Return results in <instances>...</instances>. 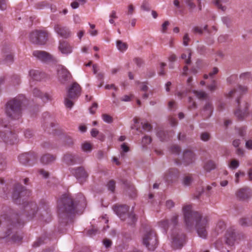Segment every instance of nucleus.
Returning <instances> with one entry per match:
<instances>
[{
  "label": "nucleus",
  "mask_w": 252,
  "mask_h": 252,
  "mask_svg": "<svg viewBox=\"0 0 252 252\" xmlns=\"http://www.w3.org/2000/svg\"><path fill=\"white\" fill-rule=\"evenodd\" d=\"M0 137L5 142L10 145L14 144L18 141L16 134L13 133L9 130H6L5 132H0Z\"/></svg>",
  "instance_id": "obj_11"
},
{
  "label": "nucleus",
  "mask_w": 252,
  "mask_h": 252,
  "mask_svg": "<svg viewBox=\"0 0 252 252\" xmlns=\"http://www.w3.org/2000/svg\"><path fill=\"white\" fill-rule=\"evenodd\" d=\"M7 7L5 0H0V9L4 10L6 9Z\"/></svg>",
  "instance_id": "obj_58"
},
{
  "label": "nucleus",
  "mask_w": 252,
  "mask_h": 252,
  "mask_svg": "<svg viewBox=\"0 0 252 252\" xmlns=\"http://www.w3.org/2000/svg\"><path fill=\"white\" fill-rule=\"evenodd\" d=\"M128 209V206L126 205L115 206L113 208L114 211L122 220H126L127 219V222L132 224L136 221V218L133 213L127 214Z\"/></svg>",
  "instance_id": "obj_5"
},
{
  "label": "nucleus",
  "mask_w": 252,
  "mask_h": 252,
  "mask_svg": "<svg viewBox=\"0 0 252 252\" xmlns=\"http://www.w3.org/2000/svg\"><path fill=\"white\" fill-rule=\"evenodd\" d=\"M35 156L32 153H24L21 154L18 157L19 162L24 165H31L32 164L30 163V161L35 159Z\"/></svg>",
  "instance_id": "obj_19"
},
{
  "label": "nucleus",
  "mask_w": 252,
  "mask_h": 252,
  "mask_svg": "<svg viewBox=\"0 0 252 252\" xmlns=\"http://www.w3.org/2000/svg\"><path fill=\"white\" fill-rule=\"evenodd\" d=\"M157 136L161 141L166 139L168 137V133L162 129H158L157 131Z\"/></svg>",
  "instance_id": "obj_37"
},
{
  "label": "nucleus",
  "mask_w": 252,
  "mask_h": 252,
  "mask_svg": "<svg viewBox=\"0 0 252 252\" xmlns=\"http://www.w3.org/2000/svg\"><path fill=\"white\" fill-rule=\"evenodd\" d=\"M193 181L192 177L190 175H186L183 177L182 179V184L184 186H190Z\"/></svg>",
  "instance_id": "obj_35"
},
{
  "label": "nucleus",
  "mask_w": 252,
  "mask_h": 252,
  "mask_svg": "<svg viewBox=\"0 0 252 252\" xmlns=\"http://www.w3.org/2000/svg\"><path fill=\"white\" fill-rule=\"evenodd\" d=\"M171 150L173 153L178 155L180 152V148L178 146H174L172 147Z\"/></svg>",
  "instance_id": "obj_60"
},
{
  "label": "nucleus",
  "mask_w": 252,
  "mask_h": 252,
  "mask_svg": "<svg viewBox=\"0 0 252 252\" xmlns=\"http://www.w3.org/2000/svg\"><path fill=\"white\" fill-rule=\"evenodd\" d=\"M237 102L239 105V99H237ZM250 107V104L247 102H244L242 105L239 106L238 108L237 109L235 112V116L238 119H243L246 116H247L248 114V110Z\"/></svg>",
  "instance_id": "obj_12"
},
{
  "label": "nucleus",
  "mask_w": 252,
  "mask_h": 252,
  "mask_svg": "<svg viewBox=\"0 0 252 252\" xmlns=\"http://www.w3.org/2000/svg\"><path fill=\"white\" fill-rule=\"evenodd\" d=\"M182 212L186 226L188 229L194 226L198 236L206 238L208 228V220L207 217L202 216L198 212L192 210L191 205H185L182 208Z\"/></svg>",
  "instance_id": "obj_1"
},
{
  "label": "nucleus",
  "mask_w": 252,
  "mask_h": 252,
  "mask_svg": "<svg viewBox=\"0 0 252 252\" xmlns=\"http://www.w3.org/2000/svg\"><path fill=\"white\" fill-rule=\"evenodd\" d=\"M86 200L84 195L79 194L75 199L69 197L68 195L64 194L58 201V208L60 215L63 214L66 217L69 215L78 213L79 208H84L86 206Z\"/></svg>",
  "instance_id": "obj_2"
},
{
  "label": "nucleus",
  "mask_w": 252,
  "mask_h": 252,
  "mask_svg": "<svg viewBox=\"0 0 252 252\" xmlns=\"http://www.w3.org/2000/svg\"><path fill=\"white\" fill-rule=\"evenodd\" d=\"M185 2L190 9H192L195 7V5L192 0H185Z\"/></svg>",
  "instance_id": "obj_53"
},
{
  "label": "nucleus",
  "mask_w": 252,
  "mask_h": 252,
  "mask_svg": "<svg viewBox=\"0 0 252 252\" xmlns=\"http://www.w3.org/2000/svg\"><path fill=\"white\" fill-rule=\"evenodd\" d=\"M240 163L238 160L234 159L230 161L228 164V167L231 170H235L239 166Z\"/></svg>",
  "instance_id": "obj_39"
},
{
  "label": "nucleus",
  "mask_w": 252,
  "mask_h": 252,
  "mask_svg": "<svg viewBox=\"0 0 252 252\" xmlns=\"http://www.w3.org/2000/svg\"><path fill=\"white\" fill-rule=\"evenodd\" d=\"M178 216L177 215H174L170 222L168 220H163L159 222V226L164 229V232L169 226H173L174 227L178 223Z\"/></svg>",
  "instance_id": "obj_20"
},
{
  "label": "nucleus",
  "mask_w": 252,
  "mask_h": 252,
  "mask_svg": "<svg viewBox=\"0 0 252 252\" xmlns=\"http://www.w3.org/2000/svg\"><path fill=\"white\" fill-rule=\"evenodd\" d=\"M248 180L250 181H252V168H249L247 171Z\"/></svg>",
  "instance_id": "obj_64"
},
{
  "label": "nucleus",
  "mask_w": 252,
  "mask_h": 252,
  "mask_svg": "<svg viewBox=\"0 0 252 252\" xmlns=\"http://www.w3.org/2000/svg\"><path fill=\"white\" fill-rule=\"evenodd\" d=\"M24 210L31 218L34 217L38 211V208L34 202H24Z\"/></svg>",
  "instance_id": "obj_16"
},
{
  "label": "nucleus",
  "mask_w": 252,
  "mask_h": 252,
  "mask_svg": "<svg viewBox=\"0 0 252 252\" xmlns=\"http://www.w3.org/2000/svg\"><path fill=\"white\" fill-rule=\"evenodd\" d=\"M59 81L62 83H64L68 80L71 76L70 73L63 65H59L57 68Z\"/></svg>",
  "instance_id": "obj_13"
},
{
  "label": "nucleus",
  "mask_w": 252,
  "mask_h": 252,
  "mask_svg": "<svg viewBox=\"0 0 252 252\" xmlns=\"http://www.w3.org/2000/svg\"><path fill=\"white\" fill-rule=\"evenodd\" d=\"M38 32L39 31H35L31 33L30 39L32 43L36 44L37 42H38Z\"/></svg>",
  "instance_id": "obj_38"
},
{
  "label": "nucleus",
  "mask_w": 252,
  "mask_h": 252,
  "mask_svg": "<svg viewBox=\"0 0 252 252\" xmlns=\"http://www.w3.org/2000/svg\"><path fill=\"white\" fill-rule=\"evenodd\" d=\"M54 29L56 33L63 38H67L71 35L70 32L66 27L57 25L55 26Z\"/></svg>",
  "instance_id": "obj_23"
},
{
  "label": "nucleus",
  "mask_w": 252,
  "mask_h": 252,
  "mask_svg": "<svg viewBox=\"0 0 252 252\" xmlns=\"http://www.w3.org/2000/svg\"><path fill=\"white\" fill-rule=\"evenodd\" d=\"M102 118L104 122L107 123H111L112 122V118L109 115L103 114Z\"/></svg>",
  "instance_id": "obj_46"
},
{
  "label": "nucleus",
  "mask_w": 252,
  "mask_h": 252,
  "mask_svg": "<svg viewBox=\"0 0 252 252\" xmlns=\"http://www.w3.org/2000/svg\"><path fill=\"white\" fill-rule=\"evenodd\" d=\"M157 136L161 141L166 139L168 137V133L162 129H158L157 131Z\"/></svg>",
  "instance_id": "obj_36"
},
{
  "label": "nucleus",
  "mask_w": 252,
  "mask_h": 252,
  "mask_svg": "<svg viewBox=\"0 0 252 252\" xmlns=\"http://www.w3.org/2000/svg\"><path fill=\"white\" fill-rule=\"evenodd\" d=\"M141 125H142V128L144 130L146 131H150L151 129V125L148 123H141Z\"/></svg>",
  "instance_id": "obj_54"
},
{
  "label": "nucleus",
  "mask_w": 252,
  "mask_h": 252,
  "mask_svg": "<svg viewBox=\"0 0 252 252\" xmlns=\"http://www.w3.org/2000/svg\"><path fill=\"white\" fill-rule=\"evenodd\" d=\"M195 156L192 152L187 150L184 152L182 161L186 165H189L195 161Z\"/></svg>",
  "instance_id": "obj_25"
},
{
  "label": "nucleus",
  "mask_w": 252,
  "mask_h": 252,
  "mask_svg": "<svg viewBox=\"0 0 252 252\" xmlns=\"http://www.w3.org/2000/svg\"><path fill=\"white\" fill-rule=\"evenodd\" d=\"M142 243L148 250L154 251L158 245L156 233L152 229L147 230L142 236Z\"/></svg>",
  "instance_id": "obj_6"
},
{
  "label": "nucleus",
  "mask_w": 252,
  "mask_h": 252,
  "mask_svg": "<svg viewBox=\"0 0 252 252\" xmlns=\"http://www.w3.org/2000/svg\"><path fill=\"white\" fill-rule=\"evenodd\" d=\"M82 150L85 152H90L92 151V145L89 142H85L82 144Z\"/></svg>",
  "instance_id": "obj_41"
},
{
  "label": "nucleus",
  "mask_w": 252,
  "mask_h": 252,
  "mask_svg": "<svg viewBox=\"0 0 252 252\" xmlns=\"http://www.w3.org/2000/svg\"><path fill=\"white\" fill-rule=\"evenodd\" d=\"M192 92L194 95L199 99L204 100L208 98V94L204 91L192 90Z\"/></svg>",
  "instance_id": "obj_33"
},
{
  "label": "nucleus",
  "mask_w": 252,
  "mask_h": 252,
  "mask_svg": "<svg viewBox=\"0 0 252 252\" xmlns=\"http://www.w3.org/2000/svg\"><path fill=\"white\" fill-rule=\"evenodd\" d=\"M179 175V173L177 169H170L165 174V181L168 183H172L178 178Z\"/></svg>",
  "instance_id": "obj_21"
},
{
  "label": "nucleus",
  "mask_w": 252,
  "mask_h": 252,
  "mask_svg": "<svg viewBox=\"0 0 252 252\" xmlns=\"http://www.w3.org/2000/svg\"><path fill=\"white\" fill-rule=\"evenodd\" d=\"M33 135L32 131L30 129H27L24 131V136L26 138H30Z\"/></svg>",
  "instance_id": "obj_55"
},
{
  "label": "nucleus",
  "mask_w": 252,
  "mask_h": 252,
  "mask_svg": "<svg viewBox=\"0 0 252 252\" xmlns=\"http://www.w3.org/2000/svg\"><path fill=\"white\" fill-rule=\"evenodd\" d=\"M55 159V156L50 154H46L41 158L40 160L43 164H47L53 162Z\"/></svg>",
  "instance_id": "obj_29"
},
{
  "label": "nucleus",
  "mask_w": 252,
  "mask_h": 252,
  "mask_svg": "<svg viewBox=\"0 0 252 252\" xmlns=\"http://www.w3.org/2000/svg\"><path fill=\"white\" fill-rule=\"evenodd\" d=\"M219 71V69L216 67H214L213 68L212 70L209 72V74H205L204 75V79H207L209 76H210L211 78L213 77V76L215 74H216Z\"/></svg>",
  "instance_id": "obj_43"
},
{
  "label": "nucleus",
  "mask_w": 252,
  "mask_h": 252,
  "mask_svg": "<svg viewBox=\"0 0 252 252\" xmlns=\"http://www.w3.org/2000/svg\"><path fill=\"white\" fill-rule=\"evenodd\" d=\"M169 25V22L168 21H165L161 26V32L162 33L166 32Z\"/></svg>",
  "instance_id": "obj_49"
},
{
  "label": "nucleus",
  "mask_w": 252,
  "mask_h": 252,
  "mask_svg": "<svg viewBox=\"0 0 252 252\" xmlns=\"http://www.w3.org/2000/svg\"><path fill=\"white\" fill-rule=\"evenodd\" d=\"M213 3L222 11H224L226 9V7L225 6H222L220 4V0H214Z\"/></svg>",
  "instance_id": "obj_47"
},
{
  "label": "nucleus",
  "mask_w": 252,
  "mask_h": 252,
  "mask_svg": "<svg viewBox=\"0 0 252 252\" xmlns=\"http://www.w3.org/2000/svg\"><path fill=\"white\" fill-rule=\"evenodd\" d=\"M2 217H0V239H4L11 233V229L15 227L13 222L9 219H5L1 223Z\"/></svg>",
  "instance_id": "obj_8"
},
{
  "label": "nucleus",
  "mask_w": 252,
  "mask_h": 252,
  "mask_svg": "<svg viewBox=\"0 0 252 252\" xmlns=\"http://www.w3.org/2000/svg\"><path fill=\"white\" fill-rule=\"evenodd\" d=\"M151 141L152 138L146 135L142 138V144L143 146H146L151 143Z\"/></svg>",
  "instance_id": "obj_44"
},
{
  "label": "nucleus",
  "mask_w": 252,
  "mask_h": 252,
  "mask_svg": "<svg viewBox=\"0 0 252 252\" xmlns=\"http://www.w3.org/2000/svg\"><path fill=\"white\" fill-rule=\"evenodd\" d=\"M192 31L195 33H198L201 34L203 33V29L199 27H194L192 29Z\"/></svg>",
  "instance_id": "obj_57"
},
{
  "label": "nucleus",
  "mask_w": 252,
  "mask_h": 252,
  "mask_svg": "<svg viewBox=\"0 0 252 252\" xmlns=\"http://www.w3.org/2000/svg\"><path fill=\"white\" fill-rule=\"evenodd\" d=\"M81 88L76 82L73 83L68 88L67 96L64 98V104L66 107L71 109L74 103L70 99H77L81 94Z\"/></svg>",
  "instance_id": "obj_4"
},
{
  "label": "nucleus",
  "mask_w": 252,
  "mask_h": 252,
  "mask_svg": "<svg viewBox=\"0 0 252 252\" xmlns=\"http://www.w3.org/2000/svg\"><path fill=\"white\" fill-rule=\"evenodd\" d=\"M116 47L120 52L124 53L127 49L128 44L121 40H118L116 41Z\"/></svg>",
  "instance_id": "obj_32"
},
{
  "label": "nucleus",
  "mask_w": 252,
  "mask_h": 252,
  "mask_svg": "<svg viewBox=\"0 0 252 252\" xmlns=\"http://www.w3.org/2000/svg\"><path fill=\"white\" fill-rule=\"evenodd\" d=\"M13 56L12 54H8L7 55H6V58H5V61L7 63H12L13 62Z\"/></svg>",
  "instance_id": "obj_63"
},
{
  "label": "nucleus",
  "mask_w": 252,
  "mask_h": 252,
  "mask_svg": "<svg viewBox=\"0 0 252 252\" xmlns=\"http://www.w3.org/2000/svg\"><path fill=\"white\" fill-rule=\"evenodd\" d=\"M72 173L81 183L84 182L88 177V173L83 167L72 169Z\"/></svg>",
  "instance_id": "obj_14"
},
{
  "label": "nucleus",
  "mask_w": 252,
  "mask_h": 252,
  "mask_svg": "<svg viewBox=\"0 0 252 252\" xmlns=\"http://www.w3.org/2000/svg\"><path fill=\"white\" fill-rule=\"evenodd\" d=\"M216 167V164L214 161L212 160L207 161L204 165V169L207 171H210L214 169Z\"/></svg>",
  "instance_id": "obj_34"
},
{
  "label": "nucleus",
  "mask_w": 252,
  "mask_h": 252,
  "mask_svg": "<svg viewBox=\"0 0 252 252\" xmlns=\"http://www.w3.org/2000/svg\"><path fill=\"white\" fill-rule=\"evenodd\" d=\"M30 191L20 185H17L12 194V198L18 203V199L25 196H29Z\"/></svg>",
  "instance_id": "obj_9"
},
{
  "label": "nucleus",
  "mask_w": 252,
  "mask_h": 252,
  "mask_svg": "<svg viewBox=\"0 0 252 252\" xmlns=\"http://www.w3.org/2000/svg\"><path fill=\"white\" fill-rule=\"evenodd\" d=\"M134 63L138 66H141L143 64V61L140 58H135L133 60Z\"/></svg>",
  "instance_id": "obj_62"
},
{
  "label": "nucleus",
  "mask_w": 252,
  "mask_h": 252,
  "mask_svg": "<svg viewBox=\"0 0 252 252\" xmlns=\"http://www.w3.org/2000/svg\"><path fill=\"white\" fill-rule=\"evenodd\" d=\"M32 55L37 60L44 63H46L54 60L53 57L49 53L44 51L35 50L33 51Z\"/></svg>",
  "instance_id": "obj_10"
},
{
  "label": "nucleus",
  "mask_w": 252,
  "mask_h": 252,
  "mask_svg": "<svg viewBox=\"0 0 252 252\" xmlns=\"http://www.w3.org/2000/svg\"><path fill=\"white\" fill-rule=\"evenodd\" d=\"M245 175V173L244 171L241 170H239L235 174V182L236 184L239 183L240 178L242 177H244Z\"/></svg>",
  "instance_id": "obj_42"
},
{
  "label": "nucleus",
  "mask_w": 252,
  "mask_h": 252,
  "mask_svg": "<svg viewBox=\"0 0 252 252\" xmlns=\"http://www.w3.org/2000/svg\"><path fill=\"white\" fill-rule=\"evenodd\" d=\"M29 76L31 79L39 81L42 79L43 74L38 70L31 69L29 72Z\"/></svg>",
  "instance_id": "obj_27"
},
{
  "label": "nucleus",
  "mask_w": 252,
  "mask_h": 252,
  "mask_svg": "<svg viewBox=\"0 0 252 252\" xmlns=\"http://www.w3.org/2000/svg\"><path fill=\"white\" fill-rule=\"evenodd\" d=\"M47 33L42 31H39L38 32V42H37L36 44L42 45L44 44L46 41L47 40Z\"/></svg>",
  "instance_id": "obj_28"
},
{
  "label": "nucleus",
  "mask_w": 252,
  "mask_h": 252,
  "mask_svg": "<svg viewBox=\"0 0 252 252\" xmlns=\"http://www.w3.org/2000/svg\"><path fill=\"white\" fill-rule=\"evenodd\" d=\"M108 189L111 191H114L115 188V183L114 181H110L107 184Z\"/></svg>",
  "instance_id": "obj_48"
},
{
  "label": "nucleus",
  "mask_w": 252,
  "mask_h": 252,
  "mask_svg": "<svg viewBox=\"0 0 252 252\" xmlns=\"http://www.w3.org/2000/svg\"><path fill=\"white\" fill-rule=\"evenodd\" d=\"M213 112V106L211 102H207L203 107L200 114L204 119L210 118Z\"/></svg>",
  "instance_id": "obj_18"
},
{
  "label": "nucleus",
  "mask_w": 252,
  "mask_h": 252,
  "mask_svg": "<svg viewBox=\"0 0 252 252\" xmlns=\"http://www.w3.org/2000/svg\"><path fill=\"white\" fill-rule=\"evenodd\" d=\"M225 225L223 221H219L216 226L215 228V230L218 233H219L222 232L225 229Z\"/></svg>",
  "instance_id": "obj_40"
},
{
  "label": "nucleus",
  "mask_w": 252,
  "mask_h": 252,
  "mask_svg": "<svg viewBox=\"0 0 252 252\" xmlns=\"http://www.w3.org/2000/svg\"><path fill=\"white\" fill-rule=\"evenodd\" d=\"M58 49L62 54L65 55L71 54L73 51V47L68 42L64 40L60 41Z\"/></svg>",
  "instance_id": "obj_17"
},
{
  "label": "nucleus",
  "mask_w": 252,
  "mask_h": 252,
  "mask_svg": "<svg viewBox=\"0 0 252 252\" xmlns=\"http://www.w3.org/2000/svg\"><path fill=\"white\" fill-rule=\"evenodd\" d=\"M240 78L242 79L248 80V81H251L252 80L251 74L249 72L241 74L240 76Z\"/></svg>",
  "instance_id": "obj_45"
},
{
  "label": "nucleus",
  "mask_w": 252,
  "mask_h": 252,
  "mask_svg": "<svg viewBox=\"0 0 252 252\" xmlns=\"http://www.w3.org/2000/svg\"><path fill=\"white\" fill-rule=\"evenodd\" d=\"M238 237V234L237 235L235 230L233 228H230L227 230L225 236V242L228 246H232L234 245Z\"/></svg>",
  "instance_id": "obj_15"
},
{
  "label": "nucleus",
  "mask_w": 252,
  "mask_h": 252,
  "mask_svg": "<svg viewBox=\"0 0 252 252\" xmlns=\"http://www.w3.org/2000/svg\"><path fill=\"white\" fill-rule=\"evenodd\" d=\"M97 231V229L94 228H93L91 229H90L88 231V234L90 236H92L95 234H96Z\"/></svg>",
  "instance_id": "obj_61"
},
{
  "label": "nucleus",
  "mask_w": 252,
  "mask_h": 252,
  "mask_svg": "<svg viewBox=\"0 0 252 252\" xmlns=\"http://www.w3.org/2000/svg\"><path fill=\"white\" fill-rule=\"evenodd\" d=\"M33 94L35 96L40 97L44 102L52 99V96L50 94L47 93H43L36 88L34 89L33 90Z\"/></svg>",
  "instance_id": "obj_26"
},
{
  "label": "nucleus",
  "mask_w": 252,
  "mask_h": 252,
  "mask_svg": "<svg viewBox=\"0 0 252 252\" xmlns=\"http://www.w3.org/2000/svg\"><path fill=\"white\" fill-rule=\"evenodd\" d=\"M139 88L141 90L144 92L147 91L148 89L147 84L146 82H142L139 83Z\"/></svg>",
  "instance_id": "obj_50"
},
{
  "label": "nucleus",
  "mask_w": 252,
  "mask_h": 252,
  "mask_svg": "<svg viewBox=\"0 0 252 252\" xmlns=\"http://www.w3.org/2000/svg\"><path fill=\"white\" fill-rule=\"evenodd\" d=\"M170 238L172 245L175 249L181 248L185 241V235L176 228L172 230Z\"/></svg>",
  "instance_id": "obj_7"
},
{
  "label": "nucleus",
  "mask_w": 252,
  "mask_h": 252,
  "mask_svg": "<svg viewBox=\"0 0 252 252\" xmlns=\"http://www.w3.org/2000/svg\"><path fill=\"white\" fill-rule=\"evenodd\" d=\"M201 139L204 141H207L210 139V135L207 132H204L201 134Z\"/></svg>",
  "instance_id": "obj_52"
},
{
  "label": "nucleus",
  "mask_w": 252,
  "mask_h": 252,
  "mask_svg": "<svg viewBox=\"0 0 252 252\" xmlns=\"http://www.w3.org/2000/svg\"><path fill=\"white\" fill-rule=\"evenodd\" d=\"M248 91V87L239 85L237 89H234L230 91L228 94V96L229 97H238L239 96L246 93Z\"/></svg>",
  "instance_id": "obj_22"
},
{
  "label": "nucleus",
  "mask_w": 252,
  "mask_h": 252,
  "mask_svg": "<svg viewBox=\"0 0 252 252\" xmlns=\"http://www.w3.org/2000/svg\"><path fill=\"white\" fill-rule=\"evenodd\" d=\"M26 101L24 96L20 95L8 101L5 107L7 116L12 119H19L22 116L23 107Z\"/></svg>",
  "instance_id": "obj_3"
},
{
  "label": "nucleus",
  "mask_w": 252,
  "mask_h": 252,
  "mask_svg": "<svg viewBox=\"0 0 252 252\" xmlns=\"http://www.w3.org/2000/svg\"><path fill=\"white\" fill-rule=\"evenodd\" d=\"M78 156L75 155L66 154L64 157V161L68 164H74L77 163Z\"/></svg>",
  "instance_id": "obj_30"
},
{
  "label": "nucleus",
  "mask_w": 252,
  "mask_h": 252,
  "mask_svg": "<svg viewBox=\"0 0 252 252\" xmlns=\"http://www.w3.org/2000/svg\"><path fill=\"white\" fill-rule=\"evenodd\" d=\"M6 162L4 158L2 155L0 154V170H3L4 168Z\"/></svg>",
  "instance_id": "obj_51"
},
{
  "label": "nucleus",
  "mask_w": 252,
  "mask_h": 252,
  "mask_svg": "<svg viewBox=\"0 0 252 252\" xmlns=\"http://www.w3.org/2000/svg\"><path fill=\"white\" fill-rule=\"evenodd\" d=\"M190 38L189 34L186 33L183 37V44L184 46H187L188 45V42L189 41Z\"/></svg>",
  "instance_id": "obj_56"
},
{
  "label": "nucleus",
  "mask_w": 252,
  "mask_h": 252,
  "mask_svg": "<svg viewBox=\"0 0 252 252\" xmlns=\"http://www.w3.org/2000/svg\"><path fill=\"white\" fill-rule=\"evenodd\" d=\"M97 108V104L96 103H94L92 107L90 108V112L91 114H94Z\"/></svg>",
  "instance_id": "obj_59"
},
{
  "label": "nucleus",
  "mask_w": 252,
  "mask_h": 252,
  "mask_svg": "<svg viewBox=\"0 0 252 252\" xmlns=\"http://www.w3.org/2000/svg\"><path fill=\"white\" fill-rule=\"evenodd\" d=\"M236 196L241 200H246L252 196L251 189L248 188L240 189L236 192Z\"/></svg>",
  "instance_id": "obj_24"
},
{
  "label": "nucleus",
  "mask_w": 252,
  "mask_h": 252,
  "mask_svg": "<svg viewBox=\"0 0 252 252\" xmlns=\"http://www.w3.org/2000/svg\"><path fill=\"white\" fill-rule=\"evenodd\" d=\"M191 56V52L190 49H187L184 53L181 55V58L185 61V63L187 64H189L191 63L190 58Z\"/></svg>",
  "instance_id": "obj_31"
}]
</instances>
